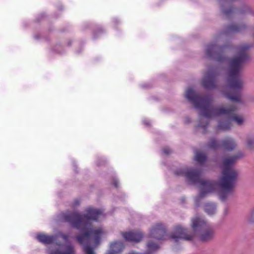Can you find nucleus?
<instances>
[{
    "label": "nucleus",
    "instance_id": "obj_25",
    "mask_svg": "<svg viewBox=\"0 0 254 254\" xmlns=\"http://www.w3.org/2000/svg\"><path fill=\"white\" fill-rule=\"evenodd\" d=\"M248 221L251 223L254 222V208L253 209L251 215L248 218Z\"/></svg>",
    "mask_w": 254,
    "mask_h": 254
},
{
    "label": "nucleus",
    "instance_id": "obj_8",
    "mask_svg": "<svg viewBox=\"0 0 254 254\" xmlns=\"http://www.w3.org/2000/svg\"><path fill=\"white\" fill-rule=\"evenodd\" d=\"M217 75L216 70L214 69H210L205 73L202 82L205 88L211 89L216 87Z\"/></svg>",
    "mask_w": 254,
    "mask_h": 254
},
{
    "label": "nucleus",
    "instance_id": "obj_18",
    "mask_svg": "<svg viewBox=\"0 0 254 254\" xmlns=\"http://www.w3.org/2000/svg\"><path fill=\"white\" fill-rule=\"evenodd\" d=\"M245 29L246 26L244 24L241 25L233 24L228 27L227 32L230 33L239 32L243 31Z\"/></svg>",
    "mask_w": 254,
    "mask_h": 254
},
{
    "label": "nucleus",
    "instance_id": "obj_15",
    "mask_svg": "<svg viewBox=\"0 0 254 254\" xmlns=\"http://www.w3.org/2000/svg\"><path fill=\"white\" fill-rule=\"evenodd\" d=\"M37 239L38 241L45 244H50L53 243L56 240L53 236L47 235L44 234H39L37 235Z\"/></svg>",
    "mask_w": 254,
    "mask_h": 254
},
{
    "label": "nucleus",
    "instance_id": "obj_14",
    "mask_svg": "<svg viewBox=\"0 0 254 254\" xmlns=\"http://www.w3.org/2000/svg\"><path fill=\"white\" fill-rule=\"evenodd\" d=\"M50 254H75V251L72 245L68 244L65 246L62 249L55 250Z\"/></svg>",
    "mask_w": 254,
    "mask_h": 254
},
{
    "label": "nucleus",
    "instance_id": "obj_26",
    "mask_svg": "<svg viewBox=\"0 0 254 254\" xmlns=\"http://www.w3.org/2000/svg\"><path fill=\"white\" fill-rule=\"evenodd\" d=\"M163 152L164 154L168 155L171 153V150L168 148H164L163 149Z\"/></svg>",
    "mask_w": 254,
    "mask_h": 254
},
{
    "label": "nucleus",
    "instance_id": "obj_4",
    "mask_svg": "<svg viewBox=\"0 0 254 254\" xmlns=\"http://www.w3.org/2000/svg\"><path fill=\"white\" fill-rule=\"evenodd\" d=\"M243 156L242 153L226 157L223 159L222 165V177L219 182V186L222 190L220 198L222 200L226 198L234 188L238 178V173L233 167L237 159Z\"/></svg>",
    "mask_w": 254,
    "mask_h": 254
},
{
    "label": "nucleus",
    "instance_id": "obj_19",
    "mask_svg": "<svg viewBox=\"0 0 254 254\" xmlns=\"http://www.w3.org/2000/svg\"><path fill=\"white\" fill-rule=\"evenodd\" d=\"M205 211L209 215L213 214L216 210V205L213 203H207L204 206Z\"/></svg>",
    "mask_w": 254,
    "mask_h": 254
},
{
    "label": "nucleus",
    "instance_id": "obj_17",
    "mask_svg": "<svg viewBox=\"0 0 254 254\" xmlns=\"http://www.w3.org/2000/svg\"><path fill=\"white\" fill-rule=\"evenodd\" d=\"M222 146L221 143L218 140L214 138H211L207 143V147L211 150H216Z\"/></svg>",
    "mask_w": 254,
    "mask_h": 254
},
{
    "label": "nucleus",
    "instance_id": "obj_7",
    "mask_svg": "<svg viewBox=\"0 0 254 254\" xmlns=\"http://www.w3.org/2000/svg\"><path fill=\"white\" fill-rule=\"evenodd\" d=\"M193 234L189 233L187 229L183 228L180 226H176L175 228L174 232L170 236V238L176 242H178L181 239L190 241L193 239Z\"/></svg>",
    "mask_w": 254,
    "mask_h": 254
},
{
    "label": "nucleus",
    "instance_id": "obj_11",
    "mask_svg": "<svg viewBox=\"0 0 254 254\" xmlns=\"http://www.w3.org/2000/svg\"><path fill=\"white\" fill-rule=\"evenodd\" d=\"M206 225V222L204 220L196 217L192 219L191 227L194 233L197 231H200L203 229Z\"/></svg>",
    "mask_w": 254,
    "mask_h": 254
},
{
    "label": "nucleus",
    "instance_id": "obj_6",
    "mask_svg": "<svg viewBox=\"0 0 254 254\" xmlns=\"http://www.w3.org/2000/svg\"><path fill=\"white\" fill-rule=\"evenodd\" d=\"M224 48V47L218 46L215 44L209 45L206 50V54L209 58H214L217 62H224L226 60L223 55Z\"/></svg>",
    "mask_w": 254,
    "mask_h": 254
},
{
    "label": "nucleus",
    "instance_id": "obj_31",
    "mask_svg": "<svg viewBox=\"0 0 254 254\" xmlns=\"http://www.w3.org/2000/svg\"><path fill=\"white\" fill-rule=\"evenodd\" d=\"M128 254H139L132 252L129 253Z\"/></svg>",
    "mask_w": 254,
    "mask_h": 254
},
{
    "label": "nucleus",
    "instance_id": "obj_20",
    "mask_svg": "<svg viewBox=\"0 0 254 254\" xmlns=\"http://www.w3.org/2000/svg\"><path fill=\"white\" fill-rule=\"evenodd\" d=\"M195 160L202 165L206 160V156L204 154L197 151L195 153Z\"/></svg>",
    "mask_w": 254,
    "mask_h": 254
},
{
    "label": "nucleus",
    "instance_id": "obj_23",
    "mask_svg": "<svg viewBox=\"0 0 254 254\" xmlns=\"http://www.w3.org/2000/svg\"><path fill=\"white\" fill-rule=\"evenodd\" d=\"M247 146L250 149L254 148V138L249 137L247 141Z\"/></svg>",
    "mask_w": 254,
    "mask_h": 254
},
{
    "label": "nucleus",
    "instance_id": "obj_16",
    "mask_svg": "<svg viewBox=\"0 0 254 254\" xmlns=\"http://www.w3.org/2000/svg\"><path fill=\"white\" fill-rule=\"evenodd\" d=\"M124 248L123 243L121 242H115L111 244L110 251L108 253H113L116 254L120 253Z\"/></svg>",
    "mask_w": 254,
    "mask_h": 254
},
{
    "label": "nucleus",
    "instance_id": "obj_27",
    "mask_svg": "<svg viewBox=\"0 0 254 254\" xmlns=\"http://www.w3.org/2000/svg\"><path fill=\"white\" fill-rule=\"evenodd\" d=\"M208 123L207 122L204 124H202V123L200 122L198 125V126L202 128H205L208 126Z\"/></svg>",
    "mask_w": 254,
    "mask_h": 254
},
{
    "label": "nucleus",
    "instance_id": "obj_29",
    "mask_svg": "<svg viewBox=\"0 0 254 254\" xmlns=\"http://www.w3.org/2000/svg\"><path fill=\"white\" fill-rule=\"evenodd\" d=\"M61 237L65 241H66L68 240L69 236L68 235L66 234H62L61 235Z\"/></svg>",
    "mask_w": 254,
    "mask_h": 254
},
{
    "label": "nucleus",
    "instance_id": "obj_24",
    "mask_svg": "<svg viewBox=\"0 0 254 254\" xmlns=\"http://www.w3.org/2000/svg\"><path fill=\"white\" fill-rule=\"evenodd\" d=\"M239 12L241 14L250 13L251 12V10L249 7L246 6L244 8V9H243L239 10Z\"/></svg>",
    "mask_w": 254,
    "mask_h": 254
},
{
    "label": "nucleus",
    "instance_id": "obj_9",
    "mask_svg": "<svg viewBox=\"0 0 254 254\" xmlns=\"http://www.w3.org/2000/svg\"><path fill=\"white\" fill-rule=\"evenodd\" d=\"M166 233V229L164 225L160 223L156 224L150 230V235L157 240H163Z\"/></svg>",
    "mask_w": 254,
    "mask_h": 254
},
{
    "label": "nucleus",
    "instance_id": "obj_22",
    "mask_svg": "<svg viewBox=\"0 0 254 254\" xmlns=\"http://www.w3.org/2000/svg\"><path fill=\"white\" fill-rule=\"evenodd\" d=\"M147 247L149 250L154 251L159 249V247L156 243L149 242L147 244Z\"/></svg>",
    "mask_w": 254,
    "mask_h": 254
},
{
    "label": "nucleus",
    "instance_id": "obj_21",
    "mask_svg": "<svg viewBox=\"0 0 254 254\" xmlns=\"http://www.w3.org/2000/svg\"><path fill=\"white\" fill-rule=\"evenodd\" d=\"M222 10L224 15L227 17H229L234 12V8L232 7L229 9H225L222 7Z\"/></svg>",
    "mask_w": 254,
    "mask_h": 254
},
{
    "label": "nucleus",
    "instance_id": "obj_5",
    "mask_svg": "<svg viewBox=\"0 0 254 254\" xmlns=\"http://www.w3.org/2000/svg\"><path fill=\"white\" fill-rule=\"evenodd\" d=\"M178 175H185L187 179L192 184H199L201 187L198 197L202 198L205 195L212 192L216 188L217 183L215 181L204 180L200 179L201 171L197 169H190L185 171L180 170L176 172Z\"/></svg>",
    "mask_w": 254,
    "mask_h": 254
},
{
    "label": "nucleus",
    "instance_id": "obj_10",
    "mask_svg": "<svg viewBox=\"0 0 254 254\" xmlns=\"http://www.w3.org/2000/svg\"><path fill=\"white\" fill-rule=\"evenodd\" d=\"M123 236L127 241L138 242L141 240L143 235L141 231H136L123 233Z\"/></svg>",
    "mask_w": 254,
    "mask_h": 254
},
{
    "label": "nucleus",
    "instance_id": "obj_30",
    "mask_svg": "<svg viewBox=\"0 0 254 254\" xmlns=\"http://www.w3.org/2000/svg\"><path fill=\"white\" fill-rule=\"evenodd\" d=\"M118 185H119V182L117 180H114L113 182V185H114V186L115 187V188H118Z\"/></svg>",
    "mask_w": 254,
    "mask_h": 254
},
{
    "label": "nucleus",
    "instance_id": "obj_13",
    "mask_svg": "<svg viewBox=\"0 0 254 254\" xmlns=\"http://www.w3.org/2000/svg\"><path fill=\"white\" fill-rule=\"evenodd\" d=\"M236 146L235 141L232 138L227 137L222 141V147L228 151L233 150Z\"/></svg>",
    "mask_w": 254,
    "mask_h": 254
},
{
    "label": "nucleus",
    "instance_id": "obj_28",
    "mask_svg": "<svg viewBox=\"0 0 254 254\" xmlns=\"http://www.w3.org/2000/svg\"><path fill=\"white\" fill-rule=\"evenodd\" d=\"M79 203H80V201L78 199H76L73 202V206L75 207V206L78 205L79 204Z\"/></svg>",
    "mask_w": 254,
    "mask_h": 254
},
{
    "label": "nucleus",
    "instance_id": "obj_32",
    "mask_svg": "<svg viewBox=\"0 0 254 254\" xmlns=\"http://www.w3.org/2000/svg\"><path fill=\"white\" fill-rule=\"evenodd\" d=\"M106 254H113V253H108Z\"/></svg>",
    "mask_w": 254,
    "mask_h": 254
},
{
    "label": "nucleus",
    "instance_id": "obj_2",
    "mask_svg": "<svg viewBox=\"0 0 254 254\" xmlns=\"http://www.w3.org/2000/svg\"><path fill=\"white\" fill-rule=\"evenodd\" d=\"M186 97L194 105L195 108L201 109V115L207 118L221 115L227 116L228 119L226 121L219 123L218 129L226 130L230 129L232 126L231 121L235 122L239 125L244 122L242 116L235 114L237 108L234 105L227 107H214L212 106V99L210 97L201 96L191 88L187 90Z\"/></svg>",
    "mask_w": 254,
    "mask_h": 254
},
{
    "label": "nucleus",
    "instance_id": "obj_1",
    "mask_svg": "<svg viewBox=\"0 0 254 254\" xmlns=\"http://www.w3.org/2000/svg\"><path fill=\"white\" fill-rule=\"evenodd\" d=\"M85 212V214L77 212L65 213L63 214L62 218L65 222L69 223L73 227L84 232L83 234L77 236L76 239L81 245L87 244L83 247V250L86 254H95L93 248L88 244L92 240L95 246L99 245L103 230L102 228L93 229L92 221H98L103 215V213L102 210L92 207L87 208Z\"/></svg>",
    "mask_w": 254,
    "mask_h": 254
},
{
    "label": "nucleus",
    "instance_id": "obj_12",
    "mask_svg": "<svg viewBox=\"0 0 254 254\" xmlns=\"http://www.w3.org/2000/svg\"><path fill=\"white\" fill-rule=\"evenodd\" d=\"M214 236V232L212 228L204 230L199 236V239L202 242L209 241L212 240Z\"/></svg>",
    "mask_w": 254,
    "mask_h": 254
},
{
    "label": "nucleus",
    "instance_id": "obj_3",
    "mask_svg": "<svg viewBox=\"0 0 254 254\" xmlns=\"http://www.w3.org/2000/svg\"><path fill=\"white\" fill-rule=\"evenodd\" d=\"M251 47L248 44L241 45L238 49V55L230 62L228 79L229 91L225 93V95L234 102H241V91L243 82L240 78V72L244 64L249 59L247 52Z\"/></svg>",
    "mask_w": 254,
    "mask_h": 254
}]
</instances>
